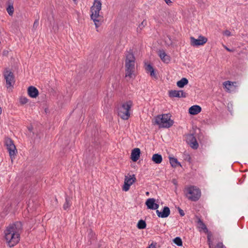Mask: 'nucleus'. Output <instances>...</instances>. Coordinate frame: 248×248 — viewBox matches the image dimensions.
I'll use <instances>...</instances> for the list:
<instances>
[{
	"mask_svg": "<svg viewBox=\"0 0 248 248\" xmlns=\"http://www.w3.org/2000/svg\"><path fill=\"white\" fill-rule=\"evenodd\" d=\"M189 39L190 45L193 46H203L208 40L207 38L202 35H199L197 39L193 36H190Z\"/></svg>",
	"mask_w": 248,
	"mask_h": 248,
	"instance_id": "9",
	"label": "nucleus"
},
{
	"mask_svg": "<svg viewBox=\"0 0 248 248\" xmlns=\"http://www.w3.org/2000/svg\"><path fill=\"white\" fill-rule=\"evenodd\" d=\"M169 96L170 97H186V93L182 90H171L169 92Z\"/></svg>",
	"mask_w": 248,
	"mask_h": 248,
	"instance_id": "15",
	"label": "nucleus"
},
{
	"mask_svg": "<svg viewBox=\"0 0 248 248\" xmlns=\"http://www.w3.org/2000/svg\"><path fill=\"white\" fill-rule=\"evenodd\" d=\"M2 113V109L0 107V115L1 114V113Z\"/></svg>",
	"mask_w": 248,
	"mask_h": 248,
	"instance_id": "38",
	"label": "nucleus"
},
{
	"mask_svg": "<svg viewBox=\"0 0 248 248\" xmlns=\"http://www.w3.org/2000/svg\"><path fill=\"white\" fill-rule=\"evenodd\" d=\"M168 5L170 4L172 2L170 0H164Z\"/></svg>",
	"mask_w": 248,
	"mask_h": 248,
	"instance_id": "34",
	"label": "nucleus"
},
{
	"mask_svg": "<svg viewBox=\"0 0 248 248\" xmlns=\"http://www.w3.org/2000/svg\"><path fill=\"white\" fill-rule=\"evenodd\" d=\"M146 194L147 195H149V192H146Z\"/></svg>",
	"mask_w": 248,
	"mask_h": 248,
	"instance_id": "39",
	"label": "nucleus"
},
{
	"mask_svg": "<svg viewBox=\"0 0 248 248\" xmlns=\"http://www.w3.org/2000/svg\"><path fill=\"white\" fill-rule=\"evenodd\" d=\"M171 115L170 113L158 115L155 118L153 123L157 124L159 128H168L174 124V121L171 119Z\"/></svg>",
	"mask_w": 248,
	"mask_h": 248,
	"instance_id": "3",
	"label": "nucleus"
},
{
	"mask_svg": "<svg viewBox=\"0 0 248 248\" xmlns=\"http://www.w3.org/2000/svg\"><path fill=\"white\" fill-rule=\"evenodd\" d=\"M146 227V223L145 221L143 220H140L139 221L137 224V227L139 229H145Z\"/></svg>",
	"mask_w": 248,
	"mask_h": 248,
	"instance_id": "26",
	"label": "nucleus"
},
{
	"mask_svg": "<svg viewBox=\"0 0 248 248\" xmlns=\"http://www.w3.org/2000/svg\"><path fill=\"white\" fill-rule=\"evenodd\" d=\"M178 210L180 215L181 217H183L185 216V214L184 211L182 209H181L180 207H178Z\"/></svg>",
	"mask_w": 248,
	"mask_h": 248,
	"instance_id": "31",
	"label": "nucleus"
},
{
	"mask_svg": "<svg viewBox=\"0 0 248 248\" xmlns=\"http://www.w3.org/2000/svg\"><path fill=\"white\" fill-rule=\"evenodd\" d=\"M30 202H29V204H28V210H31V208L30 207Z\"/></svg>",
	"mask_w": 248,
	"mask_h": 248,
	"instance_id": "37",
	"label": "nucleus"
},
{
	"mask_svg": "<svg viewBox=\"0 0 248 248\" xmlns=\"http://www.w3.org/2000/svg\"><path fill=\"white\" fill-rule=\"evenodd\" d=\"M148 248H156L155 244H151Z\"/></svg>",
	"mask_w": 248,
	"mask_h": 248,
	"instance_id": "33",
	"label": "nucleus"
},
{
	"mask_svg": "<svg viewBox=\"0 0 248 248\" xmlns=\"http://www.w3.org/2000/svg\"><path fill=\"white\" fill-rule=\"evenodd\" d=\"M39 24V21L36 20L34 23V27L38 26Z\"/></svg>",
	"mask_w": 248,
	"mask_h": 248,
	"instance_id": "36",
	"label": "nucleus"
},
{
	"mask_svg": "<svg viewBox=\"0 0 248 248\" xmlns=\"http://www.w3.org/2000/svg\"><path fill=\"white\" fill-rule=\"evenodd\" d=\"M158 55L161 60L164 62L168 63L170 62V57L167 55L163 50H159Z\"/></svg>",
	"mask_w": 248,
	"mask_h": 248,
	"instance_id": "18",
	"label": "nucleus"
},
{
	"mask_svg": "<svg viewBox=\"0 0 248 248\" xmlns=\"http://www.w3.org/2000/svg\"><path fill=\"white\" fill-rule=\"evenodd\" d=\"M132 106L133 102L131 100L124 102L118 109V115L123 120H128L130 116V110Z\"/></svg>",
	"mask_w": 248,
	"mask_h": 248,
	"instance_id": "4",
	"label": "nucleus"
},
{
	"mask_svg": "<svg viewBox=\"0 0 248 248\" xmlns=\"http://www.w3.org/2000/svg\"><path fill=\"white\" fill-rule=\"evenodd\" d=\"M135 60L132 51L126 52L125 60V77L129 78H133L135 71Z\"/></svg>",
	"mask_w": 248,
	"mask_h": 248,
	"instance_id": "2",
	"label": "nucleus"
},
{
	"mask_svg": "<svg viewBox=\"0 0 248 248\" xmlns=\"http://www.w3.org/2000/svg\"><path fill=\"white\" fill-rule=\"evenodd\" d=\"M23 225L20 221H16L10 224L4 230V238L10 247H13L18 244L20 240Z\"/></svg>",
	"mask_w": 248,
	"mask_h": 248,
	"instance_id": "1",
	"label": "nucleus"
},
{
	"mask_svg": "<svg viewBox=\"0 0 248 248\" xmlns=\"http://www.w3.org/2000/svg\"><path fill=\"white\" fill-rule=\"evenodd\" d=\"M4 79L6 80L7 88L13 86L15 83L14 74L10 70L6 69L3 72Z\"/></svg>",
	"mask_w": 248,
	"mask_h": 248,
	"instance_id": "10",
	"label": "nucleus"
},
{
	"mask_svg": "<svg viewBox=\"0 0 248 248\" xmlns=\"http://www.w3.org/2000/svg\"><path fill=\"white\" fill-rule=\"evenodd\" d=\"M136 180L135 176L134 174L129 176H125L123 190L127 191L129 189L130 186L135 182Z\"/></svg>",
	"mask_w": 248,
	"mask_h": 248,
	"instance_id": "11",
	"label": "nucleus"
},
{
	"mask_svg": "<svg viewBox=\"0 0 248 248\" xmlns=\"http://www.w3.org/2000/svg\"><path fill=\"white\" fill-rule=\"evenodd\" d=\"M155 202V200L154 198H149L146 201L145 204L148 209L156 210L159 207V204Z\"/></svg>",
	"mask_w": 248,
	"mask_h": 248,
	"instance_id": "13",
	"label": "nucleus"
},
{
	"mask_svg": "<svg viewBox=\"0 0 248 248\" xmlns=\"http://www.w3.org/2000/svg\"><path fill=\"white\" fill-rule=\"evenodd\" d=\"M7 11L9 15L12 16L14 13V7L12 5H9L7 8Z\"/></svg>",
	"mask_w": 248,
	"mask_h": 248,
	"instance_id": "28",
	"label": "nucleus"
},
{
	"mask_svg": "<svg viewBox=\"0 0 248 248\" xmlns=\"http://www.w3.org/2000/svg\"><path fill=\"white\" fill-rule=\"evenodd\" d=\"M28 102V99L25 97H21L19 99V102L21 104L24 105Z\"/></svg>",
	"mask_w": 248,
	"mask_h": 248,
	"instance_id": "29",
	"label": "nucleus"
},
{
	"mask_svg": "<svg viewBox=\"0 0 248 248\" xmlns=\"http://www.w3.org/2000/svg\"><path fill=\"white\" fill-rule=\"evenodd\" d=\"M77 0H73L74 2H76Z\"/></svg>",
	"mask_w": 248,
	"mask_h": 248,
	"instance_id": "41",
	"label": "nucleus"
},
{
	"mask_svg": "<svg viewBox=\"0 0 248 248\" xmlns=\"http://www.w3.org/2000/svg\"><path fill=\"white\" fill-rule=\"evenodd\" d=\"M71 203L70 200V198L68 197H66L65 198V202L63 204V208L65 210H67L71 206Z\"/></svg>",
	"mask_w": 248,
	"mask_h": 248,
	"instance_id": "25",
	"label": "nucleus"
},
{
	"mask_svg": "<svg viewBox=\"0 0 248 248\" xmlns=\"http://www.w3.org/2000/svg\"><path fill=\"white\" fill-rule=\"evenodd\" d=\"M186 141L192 148L197 149L198 148L199 144L193 134L187 135L186 137Z\"/></svg>",
	"mask_w": 248,
	"mask_h": 248,
	"instance_id": "12",
	"label": "nucleus"
},
{
	"mask_svg": "<svg viewBox=\"0 0 248 248\" xmlns=\"http://www.w3.org/2000/svg\"><path fill=\"white\" fill-rule=\"evenodd\" d=\"M102 3L100 0H95L94 1L93 5L91 8V17L94 22L95 26L97 27L99 23L98 18L99 17V13L101 9Z\"/></svg>",
	"mask_w": 248,
	"mask_h": 248,
	"instance_id": "6",
	"label": "nucleus"
},
{
	"mask_svg": "<svg viewBox=\"0 0 248 248\" xmlns=\"http://www.w3.org/2000/svg\"><path fill=\"white\" fill-rule=\"evenodd\" d=\"M185 195L186 198L193 202L199 200L201 196V190L195 186H190L185 189Z\"/></svg>",
	"mask_w": 248,
	"mask_h": 248,
	"instance_id": "5",
	"label": "nucleus"
},
{
	"mask_svg": "<svg viewBox=\"0 0 248 248\" xmlns=\"http://www.w3.org/2000/svg\"><path fill=\"white\" fill-rule=\"evenodd\" d=\"M5 144L9 153L10 158L12 160L15 158V156L17 153L16 146L15 145L13 141L9 138L5 139Z\"/></svg>",
	"mask_w": 248,
	"mask_h": 248,
	"instance_id": "7",
	"label": "nucleus"
},
{
	"mask_svg": "<svg viewBox=\"0 0 248 248\" xmlns=\"http://www.w3.org/2000/svg\"><path fill=\"white\" fill-rule=\"evenodd\" d=\"M29 95L32 98L36 97L39 94V92L36 88L33 86H30L28 89Z\"/></svg>",
	"mask_w": 248,
	"mask_h": 248,
	"instance_id": "17",
	"label": "nucleus"
},
{
	"mask_svg": "<svg viewBox=\"0 0 248 248\" xmlns=\"http://www.w3.org/2000/svg\"><path fill=\"white\" fill-rule=\"evenodd\" d=\"M173 241L178 246H182L183 245L182 239L179 237H176L175 238Z\"/></svg>",
	"mask_w": 248,
	"mask_h": 248,
	"instance_id": "27",
	"label": "nucleus"
},
{
	"mask_svg": "<svg viewBox=\"0 0 248 248\" xmlns=\"http://www.w3.org/2000/svg\"><path fill=\"white\" fill-rule=\"evenodd\" d=\"M202 110V108L198 105H194L189 108V113L192 115H196L200 113Z\"/></svg>",
	"mask_w": 248,
	"mask_h": 248,
	"instance_id": "19",
	"label": "nucleus"
},
{
	"mask_svg": "<svg viewBox=\"0 0 248 248\" xmlns=\"http://www.w3.org/2000/svg\"><path fill=\"white\" fill-rule=\"evenodd\" d=\"M140 150L139 148H134L131 152V158L134 162L137 161L140 158Z\"/></svg>",
	"mask_w": 248,
	"mask_h": 248,
	"instance_id": "16",
	"label": "nucleus"
},
{
	"mask_svg": "<svg viewBox=\"0 0 248 248\" xmlns=\"http://www.w3.org/2000/svg\"><path fill=\"white\" fill-rule=\"evenodd\" d=\"M170 162L172 167H176L177 166H181L180 163L174 157H170Z\"/></svg>",
	"mask_w": 248,
	"mask_h": 248,
	"instance_id": "23",
	"label": "nucleus"
},
{
	"mask_svg": "<svg viewBox=\"0 0 248 248\" xmlns=\"http://www.w3.org/2000/svg\"><path fill=\"white\" fill-rule=\"evenodd\" d=\"M224 46V47L229 52H232L233 51V50L232 49H231L230 48H229L228 47H227L226 46Z\"/></svg>",
	"mask_w": 248,
	"mask_h": 248,
	"instance_id": "35",
	"label": "nucleus"
},
{
	"mask_svg": "<svg viewBox=\"0 0 248 248\" xmlns=\"http://www.w3.org/2000/svg\"><path fill=\"white\" fill-rule=\"evenodd\" d=\"M198 227L199 228L203 230L205 233H207V242L209 247V248H213V242L211 240V238L212 236V234L210 232H209L208 229L207 228L205 224L203 222V221L200 218H198V220L197 221Z\"/></svg>",
	"mask_w": 248,
	"mask_h": 248,
	"instance_id": "8",
	"label": "nucleus"
},
{
	"mask_svg": "<svg viewBox=\"0 0 248 248\" xmlns=\"http://www.w3.org/2000/svg\"><path fill=\"white\" fill-rule=\"evenodd\" d=\"M170 211L168 206H164L163 208L162 211H160L158 210H156L157 216L159 217L166 218L169 216L170 215Z\"/></svg>",
	"mask_w": 248,
	"mask_h": 248,
	"instance_id": "14",
	"label": "nucleus"
},
{
	"mask_svg": "<svg viewBox=\"0 0 248 248\" xmlns=\"http://www.w3.org/2000/svg\"><path fill=\"white\" fill-rule=\"evenodd\" d=\"M188 83V79L185 78H183L181 80L177 82V86L179 88H183Z\"/></svg>",
	"mask_w": 248,
	"mask_h": 248,
	"instance_id": "22",
	"label": "nucleus"
},
{
	"mask_svg": "<svg viewBox=\"0 0 248 248\" xmlns=\"http://www.w3.org/2000/svg\"><path fill=\"white\" fill-rule=\"evenodd\" d=\"M152 160L156 164H159L162 161V157L161 155L155 154L153 155Z\"/></svg>",
	"mask_w": 248,
	"mask_h": 248,
	"instance_id": "21",
	"label": "nucleus"
},
{
	"mask_svg": "<svg viewBox=\"0 0 248 248\" xmlns=\"http://www.w3.org/2000/svg\"><path fill=\"white\" fill-rule=\"evenodd\" d=\"M144 21H143L141 23V24H142V25H143V24H144Z\"/></svg>",
	"mask_w": 248,
	"mask_h": 248,
	"instance_id": "40",
	"label": "nucleus"
},
{
	"mask_svg": "<svg viewBox=\"0 0 248 248\" xmlns=\"http://www.w3.org/2000/svg\"><path fill=\"white\" fill-rule=\"evenodd\" d=\"M215 248H226L224 245H223V243L222 242H219L218 243Z\"/></svg>",
	"mask_w": 248,
	"mask_h": 248,
	"instance_id": "30",
	"label": "nucleus"
},
{
	"mask_svg": "<svg viewBox=\"0 0 248 248\" xmlns=\"http://www.w3.org/2000/svg\"><path fill=\"white\" fill-rule=\"evenodd\" d=\"M235 82H232L230 81H225L223 83V86L224 88L226 89V91L227 92H231V89L232 86H234V84H235Z\"/></svg>",
	"mask_w": 248,
	"mask_h": 248,
	"instance_id": "20",
	"label": "nucleus"
},
{
	"mask_svg": "<svg viewBox=\"0 0 248 248\" xmlns=\"http://www.w3.org/2000/svg\"><path fill=\"white\" fill-rule=\"evenodd\" d=\"M223 35L227 37L232 35L231 32H223Z\"/></svg>",
	"mask_w": 248,
	"mask_h": 248,
	"instance_id": "32",
	"label": "nucleus"
},
{
	"mask_svg": "<svg viewBox=\"0 0 248 248\" xmlns=\"http://www.w3.org/2000/svg\"><path fill=\"white\" fill-rule=\"evenodd\" d=\"M145 70L146 71L150 73V75L152 77L155 76L154 69L153 66L150 64L145 63Z\"/></svg>",
	"mask_w": 248,
	"mask_h": 248,
	"instance_id": "24",
	"label": "nucleus"
}]
</instances>
